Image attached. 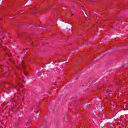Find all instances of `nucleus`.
<instances>
[{"label": "nucleus", "mask_w": 128, "mask_h": 128, "mask_svg": "<svg viewBox=\"0 0 128 128\" xmlns=\"http://www.w3.org/2000/svg\"><path fill=\"white\" fill-rule=\"evenodd\" d=\"M0 46L1 48H3L4 50H6V46H5L4 47V46H2V44H0Z\"/></svg>", "instance_id": "nucleus-1"}, {"label": "nucleus", "mask_w": 128, "mask_h": 128, "mask_svg": "<svg viewBox=\"0 0 128 128\" xmlns=\"http://www.w3.org/2000/svg\"><path fill=\"white\" fill-rule=\"evenodd\" d=\"M24 74L26 76H28V74H27L26 72H24Z\"/></svg>", "instance_id": "nucleus-2"}, {"label": "nucleus", "mask_w": 128, "mask_h": 128, "mask_svg": "<svg viewBox=\"0 0 128 128\" xmlns=\"http://www.w3.org/2000/svg\"><path fill=\"white\" fill-rule=\"evenodd\" d=\"M106 92H110V91L106 90Z\"/></svg>", "instance_id": "nucleus-3"}, {"label": "nucleus", "mask_w": 128, "mask_h": 128, "mask_svg": "<svg viewBox=\"0 0 128 128\" xmlns=\"http://www.w3.org/2000/svg\"><path fill=\"white\" fill-rule=\"evenodd\" d=\"M86 46H88V44H86Z\"/></svg>", "instance_id": "nucleus-4"}, {"label": "nucleus", "mask_w": 128, "mask_h": 128, "mask_svg": "<svg viewBox=\"0 0 128 128\" xmlns=\"http://www.w3.org/2000/svg\"><path fill=\"white\" fill-rule=\"evenodd\" d=\"M72 16H74V14H72Z\"/></svg>", "instance_id": "nucleus-5"}, {"label": "nucleus", "mask_w": 128, "mask_h": 128, "mask_svg": "<svg viewBox=\"0 0 128 128\" xmlns=\"http://www.w3.org/2000/svg\"><path fill=\"white\" fill-rule=\"evenodd\" d=\"M32 44H34V43H32Z\"/></svg>", "instance_id": "nucleus-6"}, {"label": "nucleus", "mask_w": 128, "mask_h": 128, "mask_svg": "<svg viewBox=\"0 0 128 128\" xmlns=\"http://www.w3.org/2000/svg\"><path fill=\"white\" fill-rule=\"evenodd\" d=\"M22 66H24V65H22Z\"/></svg>", "instance_id": "nucleus-7"}]
</instances>
